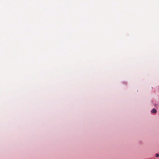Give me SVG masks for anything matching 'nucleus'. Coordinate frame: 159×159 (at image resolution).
I'll return each instance as SVG.
<instances>
[{
    "label": "nucleus",
    "mask_w": 159,
    "mask_h": 159,
    "mask_svg": "<svg viewBox=\"0 0 159 159\" xmlns=\"http://www.w3.org/2000/svg\"><path fill=\"white\" fill-rule=\"evenodd\" d=\"M151 112L152 113H156L157 112V111L155 109H153L151 111Z\"/></svg>",
    "instance_id": "obj_1"
},
{
    "label": "nucleus",
    "mask_w": 159,
    "mask_h": 159,
    "mask_svg": "<svg viewBox=\"0 0 159 159\" xmlns=\"http://www.w3.org/2000/svg\"><path fill=\"white\" fill-rule=\"evenodd\" d=\"M159 156V154H156V157H158Z\"/></svg>",
    "instance_id": "obj_2"
}]
</instances>
